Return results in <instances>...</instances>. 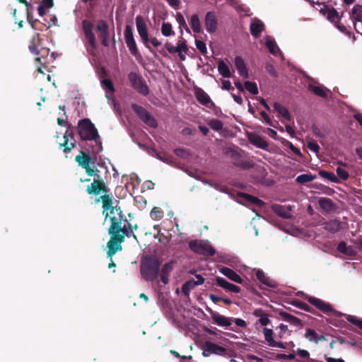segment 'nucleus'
I'll return each mask as SVG.
<instances>
[{"instance_id":"f257e3e1","label":"nucleus","mask_w":362,"mask_h":362,"mask_svg":"<svg viewBox=\"0 0 362 362\" xmlns=\"http://www.w3.org/2000/svg\"><path fill=\"white\" fill-rule=\"evenodd\" d=\"M103 214H105V219L109 218L111 225L108 229V233L111 235L115 231L117 232V228L122 225L123 221H127L124 219V215L119 207L112 206V201L108 195H103L100 197Z\"/></svg>"},{"instance_id":"f03ea898","label":"nucleus","mask_w":362,"mask_h":362,"mask_svg":"<svg viewBox=\"0 0 362 362\" xmlns=\"http://www.w3.org/2000/svg\"><path fill=\"white\" fill-rule=\"evenodd\" d=\"M125 236H133L134 238L137 240V238L134 234L133 228H132L130 224H129L128 228H127L126 225L123 226L121 225L119 228H117V232L115 231L110 235V240L107 244V247H108L107 254L109 257L113 256L117 252L122 250L121 244L124 242Z\"/></svg>"},{"instance_id":"7ed1b4c3","label":"nucleus","mask_w":362,"mask_h":362,"mask_svg":"<svg viewBox=\"0 0 362 362\" xmlns=\"http://www.w3.org/2000/svg\"><path fill=\"white\" fill-rule=\"evenodd\" d=\"M78 132L82 140L95 141V146L92 151L93 153H98L102 151L103 147L98 131L89 119H83L78 122Z\"/></svg>"},{"instance_id":"20e7f679","label":"nucleus","mask_w":362,"mask_h":362,"mask_svg":"<svg viewBox=\"0 0 362 362\" xmlns=\"http://www.w3.org/2000/svg\"><path fill=\"white\" fill-rule=\"evenodd\" d=\"M160 263L156 258H146L141 264V274L146 281H153L158 276Z\"/></svg>"},{"instance_id":"39448f33","label":"nucleus","mask_w":362,"mask_h":362,"mask_svg":"<svg viewBox=\"0 0 362 362\" xmlns=\"http://www.w3.org/2000/svg\"><path fill=\"white\" fill-rule=\"evenodd\" d=\"M75 160L80 166L86 170L88 175L93 176L98 171L95 167V161L91 158L89 154L81 151L80 153L76 156Z\"/></svg>"},{"instance_id":"423d86ee","label":"nucleus","mask_w":362,"mask_h":362,"mask_svg":"<svg viewBox=\"0 0 362 362\" xmlns=\"http://www.w3.org/2000/svg\"><path fill=\"white\" fill-rule=\"evenodd\" d=\"M189 246L194 252L204 256H213L216 252L209 241L194 240L189 243Z\"/></svg>"},{"instance_id":"0eeeda50","label":"nucleus","mask_w":362,"mask_h":362,"mask_svg":"<svg viewBox=\"0 0 362 362\" xmlns=\"http://www.w3.org/2000/svg\"><path fill=\"white\" fill-rule=\"evenodd\" d=\"M135 21L136 30L141 39L142 42L151 52L153 53V51L152 50L151 46L149 45L150 39L148 37L147 26L146 25V23L144 22L143 18L141 16H137L136 17Z\"/></svg>"},{"instance_id":"6e6552de","label":"nucleus","mask_w":362,"mask_h":362,"mask_svg":"<svg viewBox=\"0 0 362 362\" xmlns=\"http://www.w3.org/2000/svg\"><path fill=\"white\" fill-rule=\"evenodd\" d=\"M128 78L133 88L139 93L144 95L148 94V88L140 76L134 72H131L129 74Z\"/></svg>"},{"instance_id":"1a4fd4ad","label":"nucleus","mask_w":362,"mask_h":362,"mask_svg":"<svg viewBox=\"0 0 362 362\" xmlns=\"http://www.w3.org/2000/svg\"><path fill=\"white\" fill-rule=\"evenodd\" d=\"M133 110L138 115L139 118L151 127H156L157 122L156 119L144 107L138 105H132Z\"/></svg>"},{"instance_id":"9d476101","label":"nucleus","mask_w":362,"mask_h":362,"mask_svg":"<svg viewBox=\"0 0 362 362\" xmlns=\"http://www.w3.org/2000/svg\"><path fill=\"white\" fill-rule=\"evenodd\" d=\"M124 39L131 54L134 56H136L138 54L136 44L134 38L132 28L129 25H127L125 28Z\"/></svg>"},{"instance_id":"9b49d317","label":"nucleus","mask_w":362,"mask_h":362,"mask_svg":"<svg viewBox=\"0 0 362 362\" xmlns=\"http://www.w3.org/2000/svg\"><path fill=\"white\" fill-rule=\"evenodd\" d=\"M308 302L315 306L317 308L324 312L325 313H329L332 312L333 309L330 304L322 300L321 299L317 298L313 296H307Z\"/></svg>"},{"instance_id":"f8f14e48","label":"nucleus","mask_w":362,"mask_h":362,"mask_svg":"<svg viewBox=\"0 0 362 362\" xmlns=\"http://www.w3.org/2000/svg\"><path fill=\"white\" fill-rule=\"evenodd\" d=\"M204 24L209 33H214L217 29V18L214 12L209 11L206 14Z\"/></svg>"},{"instance_id":"ddd939ff","label":"nucleus","mask_w":362,"mask_h":362,"mask_svg":"<svg viewBox=\"0 0 362 362\" xmlns=\"http://www.w3.org/2000/svg\"><path fill=\"white\" fill-rule=\"evenodd\" d=\"M96 28L98 32V36L102 40V44L105 47L107 46L109 39L107 24L103 21H100L98 23Z\"/></svg>"},{"instance_id":"4468645a","label":"nucleus","mask_w":362,"mask_h":362,"mask_svg":"<svg viewBox=\"0 0 362 362\" xmlns=\"http://www.w3.org/2000/svg\"><path fill=\"white\" fill-rule=\"evenodd\" d=\"M310 83L308 85V89L312 90L315 94L322 98H326L329 93V90L322 85H315V81L313 78H308Z\"/></svg>"},{"instance_id":"2eb2a0df","label":"nucleus","mask_w":362,"mask_h":362,"mask_svg":"<svg viewBox=\"0 0 362 362\" xmlns=\"http://www.w3.org/2000/svg\"><path fill=\"white\" fill-rule=\"evenodd\" d=\"M272 210L275 214L283 218H291L292 217L291 214L292 206L290 205L282 206L279 204H274L272 206Z\"/></svg>"},{"instance_id":"dca6fc26","label":"nucleus","mask_w":362,"mask_h":362,"mask_svg":"<svg viewBox=\"0 0 362 362\" xmlns=\"http://www.w3.org/2000/svg\"><path fill=\"white\" fill-rule=\"evenodd\" d=\"M248 140L257 148L266 150L268 148V143L259 135L255 133L248 134Z\"/></svg>"},{"instance_id":"f3484780","label":"nucleus","mask_w":362,"mask_h":362,"mask_svg":"<svg viewBox=\"0 0 362 362\" xmlns=\"http://www.w3.org/2000/svg\"><path fill=\"white\" fill-rule=\"evenodd\" d=\"M83 29L84 31L85 36H86V39L88 40L89 44L92 47V48H95V40L94 34L93 33V25L86 21H83Z\"/></svg>"},{"instance_id":"a211bd4d","label":"nucleus","mask_w":362,"mask_h":362,"mask_svg":"<svg viewBox=\"0 0 362 362\" xmlns=\"http://www.w3.org/2000/svg\"><path fill=\"white\" fill-rule=\"evenodd\" d=\"M216 281L218 286L224 288L226 291H231L235 293H238L240 291V288L239 286L229 283L222 277L217 276L216 278Z\"/></svg>"},{"instance_id":"6ab92c4d","label":"nucleus","mask_w":362,"mask_h":362,"mask_svg":"<svg viewBox=\"0 0 362 362\" xmlns=\"http://www.w3.org/2000/svg\"><path fill=\"white\" fill-rule=\"evenodd\" d=\"M174 262L170 261L165 263L160 271V281L164 284H168L169 282V275L173 269Z\"/></svg>"},{"instance_id":"aec40b11","label":"nucleus","mask_w":362,"mask_h":362,"mask_svg":"<svg viewBox=\"0 0 362 362\" xmlns=\"http://www.w3.org/2000/svg\"><path fill=\"white\" fill-rule=\"evenodd\" d=\"M219 272L226 277H228L231 281L238 283V284H242L243 279L233 269L228 268V267H222L220 269Z\"/></svg>"},{"instance_id":"412c9836","label":"nucleus","mask_w":362,"mask_h":362,"mask_svg":"<svg viewBox=\"0 0 362 362\" xmlns=\"http://www.w3.org/2000/svg\"><path fill=\"white\" fill-rule=\"evenodd\" d=\"M265 45L272 54L274 56L281 55V52L276 45V41L272 37H265Z\"/></svg>"},{"instance_id":"4be33fe9","label":"nucleus","mask_w":362,"mask_h":362,"mask_svg":"<svg viewBox=\"0 0 362 362\" xmlns=\"http://www.w3.org/2000/svg\"><path fill=\"white\" fill-rule=\"evenodd\" d=\"M64 147V152H69L74 146V138L71 132L67 130L64 136V142L60 144Z\"/></svg>"},{"instance_id":"5701e85b","label":"nucleus","mask_w":362,"mask_h":362,"mask_svg":"<svg viewBox=\"0 0 362 362\" xmlns=\"http://www.w3.org/2000/svg\"><path fill=\"white\" fill-rule=\"evenodd\" d=\"M235 65L241 76L245 78L249 77L247 69L242 57L238 56L235 58Z\"/></svg>"},{"instance_id":"b1692460","label":"nucleus","mask_w":362,"mask_h":362,"mask_svg":"<svg viewBox=\"0 0 362 362\" xmlns=\"http://www.w3.org/2000/svg\"><path fill=\"white\" fill-rule=\"evenodd\" d=\"M273 107L274 110L282 117L283 121H291V117L288 109L279 103H274Z\"/></svg>"},{"instance_id":"393cba45","label":"nucleus","mask_w":362,"mask_h":362,"mask_svg":"<svg viewBox=\"0 0 362 362\" xmlns=\"http://www.w3.org/2000/svg\"><path fill=\"white\" fill-rule=\"evenodd\" d=\"M264 28V23L259 19L255 18L252 20V21L250 24L251 34L254 37H258L260 33L263 30Z\"/></svg>"},{"instance_id":"a878e982","label":"nucleus","mask_w":362,"mask_h":362,"mask_svg":"<svg viewBox=\"0 0 362 362\" xmlns=\"http://www.w3.org/2000/svg\"><path fill=\"white\" fill-rule=\"evenodd\" d=\"M305 337L310 342H314L316 344L320 341L325 340V337L323 335H318L317 333L312 329H307L305 333Z\"/></svg>"},{"instance_id":"bb28decb","label":"nucleus","mask_w":362,"mask_h":362,"mask_svg":"<svg viewBox=\"0 0 362 362\" xmlns=\"http://www.w3.org/2000/svg\"><path fill=\"white\" fill-rule=\"evenodd\" d=\"M105 184L103 182L94 180L93 182L88 187L87 192L88 194H99L100 191H104Z\"/></svg>"},{"instance_id":"cd10ccee","label":"nucleus","mask_w":362,"mask_h":362,"mask_svg":"<svg viewBox=\"0 0 362 362\" xmlns=\"http://www.w3.org/2000/svg\"><path fill=\"white\" fill-rule=\"evenodd\" d=\"M320 206L326 212L332 211L334 209L333 202L327 197H321L318 201Z\"/></svg>"},{"instance_id":"c85d7f7f","label":"nucleus","mask_w":362,"mask_h":362,"mask_svg":"<svg viewBox=\"0 0 362 362\" xmlns=\"http://www.w3.org/2000/svg\"><path fill=\"white\" fill-rule=\"evenodd\" d=\"M208 345H209V347L211 349V353L212 354L219 355L222 356L227 355V350L224 347L209 341Z\"/></svg>"},{"instance_id":"c756f323","label":"nucleus","mask_w":362,"mask_h":362,"mask_svg":"<svg viewBox=\"0 0 362 362\" xmlns=\"http://www.w3.org/2000/svg\"><path fill=\"white\" fill-rule=\"evenodd\" d=\"M213 320L219 326L228 327L231 325L230 319L219 314L212 316Z\"/></svg>"},{"instance_id":"7c9ffc66","label":"nucleus","mask_w":362,"mask_h":362,"mask_svg":"<svg viewBox=\"0 0 362 362\" xmlns=\"http://www.w3.org/2000/svg\"><path fill=\"white\" fill-rule=\"evenodd\" d=\"M189 24L191 25L192 30L195 33H199L202 31L201 22L197 14H194L192 16Z\"/></svg>"},{"instance_id":"2f4dec72","label":"nucleus","mask_w":362,"mask_h":362,"mask_svg":"<svg viewBox=\"0 0 362 362\" xmlns=\"http://www.w3.org/2000/svg\"><path fill=\"white\" fill-rule=\"evenodd\" d=\"M351 18L356 22L362 23V6L354 5L351 10Z\"/></svg>"},{"instance_id":"473e14b6","label":"nucleus","mask_w":362,"mask_h":362,"mask_svg":"<svg viewBox=\"0 0 362 362\" xmlns=\"http://www.w3.org/2000/svg\"><path fill=\"white\" fill-rule=\"evenodd\" d=\"M196 98L201 104L206 106L211 103L209 96L202 90H199L196 92Z\"/></svg>"},{"instance_id":"72a5a7b5","label":"nucleus","mask_w":362,"mask_h":362,"mask_svg":"<svg viewBox=\"0 0 362 362\" xmlns=\"http://www.w3.org/2000/svg\"><path fill=\"white\" fill-rule=\"evenodd\" d=\"M218 71L224 78H229L231 76L228 66L222 60L218 62Z\"/></svg>"},{"instance_id":"f704fd0d","label":"nucleus","mask_w":362,"mask_h":362,"mask_svg":"<svg viewBox=\"0 0 362 362\" xmlns=\"http://www.w3.org/2000/svg\"><path fill=\"white\" fill-rule=\"evenodd\" d=\"M325 229L331 233H336L340 230V222L337 220H331L325 223Z\"/></svg>"},{"instance_id":"c9c22d12","label":"nucleus","mask_w":362,"mask_h":362,"mask_svg":"<svg viewBox=\"0 0 362 362\" xmlns=\"http://www.w3.org/2000/svg\"><path fill=\"white\" fill-rule=\"evenodd\" d=\"M207 124L214 131L218 132L223 129V122L217 119H208Z\"/></svg>"},{"instance_id":"e433bc0d","label":"nucleus","mask_w":362,"mask_h":362,"mask_svg":"<svg viewBox=\"0 0 362 362\" xmlns=\"http://www.w3.org/2000/svg\"><path fill=\"white\" fill-rule=\"evenodd\" d=\"M316 179V175L312 174H302L298 175L296 180L297 182L304 184L306 182H311Z\"/></svg>"},{"instance_id":"4c0bfd02","label":"nucleus","mask_w":362,"mask_h":362,"mask_svg":"<svg viewBox=\"0 0 362 362\" xmlns=\"http://www.w3.org/2000/svg\"><path fill=\"white\" fill-rule=\"evenodd\" d=\"M319 175L320 177L325 178L332 182L338 183L339 182L338 177L332 173L320 170L319 172Z\"/></svg>"},{"instance_id":"58836bf2","label":"nucleus","mask_w":362,"mask_h":362,"mask_svg":"<svg viewBox=\"0 0 362 362\" xmlns=\"http://www.w3.org/2000/svg\"><path fill=\"white\" fill-rule=\"evenodd\" d=\"M337 250L339 252L347 255H352L354 254V250L351 247L346 246L344 242H341L337 247Z\"/></svg>"},{"instance_id":"ea45409f","label":"nucleus","mask_w":362,"mask_h":362,"mask_svg":"<svg viewBox=\"0 0 362 362\" xmlns=\"http://www.w3.org/2000/svg\"><path fill=\"white\" fill-rule=\"evenodd\" d=\"M102 86L104 89L109 91L107 93V97L108 100H110V94H112L115 90L112 83L111 82V81L108 79H104L102 81Z\"/></svg>"},{"instance_id":"a19ab883","label":"nucleus","mask_w":362,"mask_h":362,"mask_svg":"<svg viewBox=\"0 0 362 362\" xmlns=\"http://www.w3.org/2000/svg\"><path fill=\"white\" fill-rule=\"evenodd\" d=\"M256 276L261 283L269 286H272L270 282V279L265 275V274L262 270L259 269L257 271Z\"/></svg>"},{"instance_id":"79ce46f5","label":"nucleus","mask_w":362,"mask_h":362,"mask_svg":"<svg viewBox=\"0 0 362 362\" xmlns=\"http://www.w3.org/2000/svg\"><path fill=\"white\" fill-rule=\"evenodd\" d=\"M187 52V47L185 45V42L180 43L177 45L176 52L178 53V55L181 60L185 59V54Z\"/></svg>"},{"instance_id":"37998d69","label":"nucleus","mask_w":362,"mask_h":362,"mask_svg":"<svg viewBox=\"0 0 362 362\" xmlns=\"http://www.w3.org/2000/svg\"><path fill=\"white\" fill-rule=\"evenodd\" d=\"M161 33L166 37L173 35L175 33L172 30V26L169 23H164L161 27Z\"/></svg>"},{"instance_id":"c03bdc74","label":"nucleus","mask_w":362,"mask_h":362,"mask_svg":"<svg viewBox=\"0 0 362 362\" xmlns=\"http://www.w3.org/2000/svg\"><path fill=\"white\" fill-rule=\"evenodd\" d=\"M176 20L179 23L180 28L181 29L184 28L188 33H191L190 29L188 28L184 16L181 13H177L176 16Z\"/></svg>"},{"instance_id":"a18cd8bd","label":"nucleus","mask_w":362,"mask_h":362,"mask_svg":"<svg viewBox=\"0 0 362 362\" xmlns=\"http://www.w3.org/2000/svg\"><path fill=\"white\" fill-rule=\"evenodd\" d=\"M263 334L264 336L265 341L268 342V344L270 346L271 344H272L274 341L272 336L273 330L272 329L264 328L263 329Z\"/></svg>"},{"instance_id":"49530a36","label":"nucleus","mask_w":362,"mask_h":362,"mask_svg":"<svg viewBox=\"0 0 362 362\" xmlns=\"http://www.w3.org/2000/svg\"><path fill=\"white\" fill-rule=\"evenodd\" d=\"M336 173H337V177H338V179L340 178L343 180L348 179L349 175V173L345 170V168L341 166H338L337 168Z\"/></svg>"},{"instance_id":"de8ad7c7","label":"nucleus","mask_w":362,"mask_h":362,"mask_svg":"<svg viewBox=\"0 0 362 362\" xmlns=\"http://www.w3.org/2000/svg\"><path fill=\"white\" fill-rule=\"evenodd\" d=\"M245 88L252 94L256 95L258 93V88L257 84L250 81L245 83Z\"/></svg>"},{"instance_id":"09e8293b","label":"nucleus","mask_w":362,"mask_h":362,"mask_svg":"<svg viewBox=\"0 0 362 362\" xmlns=\"http://www.w3.org/2000/svg\"><path fill=\"white\" fill-rule=\"evenodd\" d=\"M307 146L311 151L317 155L320 150V146L315 141L309 139L307 141Z\"/></svg>"},{"instance_id":"8fccbe9b","label":"nucleus","mask_w":362,"mask_h":362,"mask_svg":"<svg viewBox=\"0 0 362 362\" xmlns=\"http://www.w3.org/2000/svg\"><path fill=\"white\" fill-rule=\"evenodd\" d=\"M195 44H196V47H197V49L199 52H201L202 54H204L206 52V50H207L206 46L204 42L199 40H196Z\"/></svg>"},{"instance_id":"3c124183","label":"nucleus","mask_w":362,"mask_h":362,"mask_svg":"<svg viewBox=\"0 0 362 362\" xmlns=\"http://www.w3.org/2000/svg\"><path fill=\"white\" fill-rule=\"evenodd\" d=\"M151 216L155 219H160L162 217V214L157 208H153L151 211Z\"/></svg>"},{"instance_id":"603ef678","label":"nucleus","mask_w":362,"mask_h":362,"mask_svg":"<svg viewBox=\"0 0 362 362\" xmlns=\"http://www.w3.org/2000/svg\"><path fill=\"white\" fill-rule=\"evenodd\" d=\"M243 197L249 202H252V203H254V204H260L262 203V201L259 200V199L255 197H252V196H250L249 194H243Z\"/></svg>"},{"instance_id":"864d4df0","label":"nucleus","mask_w":362,"mask_h":362,"mask_svg":"<svg viewBox=\"0 0 362 362\" xmlns=\"http://www.w3.org/2000/svg\"><path fill=\"white\" fill-rule=\"evenodd\" d=\"M211 354H212L211 353V349L209 347V345H208V341H206L204 343L202 355L204 357H208V356H209Z\"/></svg>"},{"instance_id":"5fc2aeb1","label":"nucleus","mask_w":362,"mask_h":362,"mask_svg":"<svg viewBox=\"0 0 362 362\" xmlns=\"http://www.w3.org/2000/svg\"><path fill=\"white\" fill-rule=\"evenodd\" d=\"M313 134H314L316 136H317V137H319V138H320V139H325V136H325V133H323V132H322V131H321L318 127H314L313 128Z\"/></svg>"},{"instance_id":"6e6d98bb","label":"nucleus","mask_w":362,"mask_h":362,"mask_svg":"<svg viewBox=\"0 0 362 362\" xmlns=\"http://www.w3.org/2000/svg\"><path fill=\"white\" fill-rule=\"evenodd\" d=\"M260 115L262 117L264 122L269 125V126H272V119H270V117H269V115L264 112V111H262L260 112Z\"/></svg>"},{"instance_id":"4d7b16f0","label":"nucleus","mask_w":362,"mask_h":362,"mask_svg":"<svg viewBox=\"0 0 362 362\" xmlns=\"http://www.w3.org/2000/svg\"><path fill=\"white\" fill-rule=\"evenodd\" d=\"M338 13L335 10H332L328 13V18L332 21H335L338 19Z\"/></svg>"},{"instance_id":"13d9d810","label":"nucleus","mask_w":362,"mask_h":362,"mask_svg":"<svg viewBox=\"0 0 362 362\" xmlns=\"http://www.w3.org/2000/svg\"><path fill=\"white\" fill-rule=\"evenodd\" d=\"M259 322L262 325V326H266L267 325H269L270 322H271V320L269 319V316L267 314L264 315L262 317H261L260 319H259Z\"/></svg>"},{"instance_id":"bf43d9fd","label":"nucleus","mask_w":362,"mask_h":362,"mask_svg":"<svg viewBox=\"0 0 362 362\" xmlns=\"http://www.w3.org/2000/svg\"><path fill=\"white\" fill-rule=\"evenodd\" d=\"M279 329H280L279 338L282 339L284 337V334L288 331V326L284 324H281L279 326Z\"/></svg>"},{"instance_id":"052dcab7","label":"nucleus","mask_w":362,"mask_h":362,"mask_svg":"<svg viewBox=\"0 0 362 362\" xmlns=\"http://www.w3.org/2000/svg\"><path fill=\"white\" fill-rule=\"evenodd\" d=\"M296 353L301 358H308L310 356L309 352L304 349H297Z\"/></svg>"},{"instance_id":"680f3d73","label":"nucleus","mask_w":362,"mask_h":362,"mask_svg":"<svg viewBox=\"0 0 362 362\" xmlns=\"http://www.w3.org/2000/svg\"><path fill=\"white\" fill-rule=\"evenodd\" d=\"M288 147L296 155L302 156L300 149L296 148L292 143L289 142Z\"/></svg>"},{"instance_id":"e2e57ef3","label":"nucleus","mask_w":362,"mask_h":362,"mask_svg":"<svg viewBox=\"0 0 362 362\" xmlns=\"http://www.w3.org/2000/svg\"><path fill=\"white\" fill-rule=\"evenodd\" d=\"M266 70L268 73H269L272 76L276 75V72L275 71L274 67L273 66V65H272L270 64H268L266 65Z\"/></svg>"},{"instance_id":"0e129e2a","label":"nucleus","mask_w":362,"mask_h":362,"mask_svg":"<svg viewBox=\"0 0 362 362\" xmlns=\"http://www.w3.org/2000/svg\"><path fill=\"white\" fill-rule=\"evenodd\" d=\"M285 129H286V132H288V134L291 137H295L296 136L295 131H294V129H293V127L291 125H288V124L285 125Z\"/></svg>"},{"instance_id":"69168bd1","label":"nucleus","mask_w":362,"mask_h":362,"mask_svg":"<svg viewBox=\"0 0 362 362\" xmlns=\"http://www.w3.org/2000/svg\"><path fill=\"white\" fill-rule=\"evenodd\" d=\"M167 50L170 52V53H176V50H177V46L176 47H174L169 42H166L165 45Z\"/></svg>"},{"instance_id":"338daca9","label":"nucleus","mask_w":362,"mask_h":362,"mask_svg":"<svg viewBox=\"0 0 362 362\" xmlns=\"http://www.w3.org/2000/svg\"><path fill=\"white\" fill-rule=\"evenodd\" d=\"M346 319L347 320V321H349V322L354 324V325H356V323L358 322V320H359L358 317H356V316L354 315H348L346 317Z\"/></svg>"},{"instance_id":"774afa93","label":"nucleus","mask_w":362,"mask_h":362,"mask_svg":"<svg viewBox=\"0 0 362 362\" xmlns=\"http://www.w3.org/2000/svg\"><path fill=\"white\" fill-rule=\"evenodd\" d=\"M194 280L197 286L202 285L204 282V278L199 274H197Z\"/></svg>"}]
</instances>
